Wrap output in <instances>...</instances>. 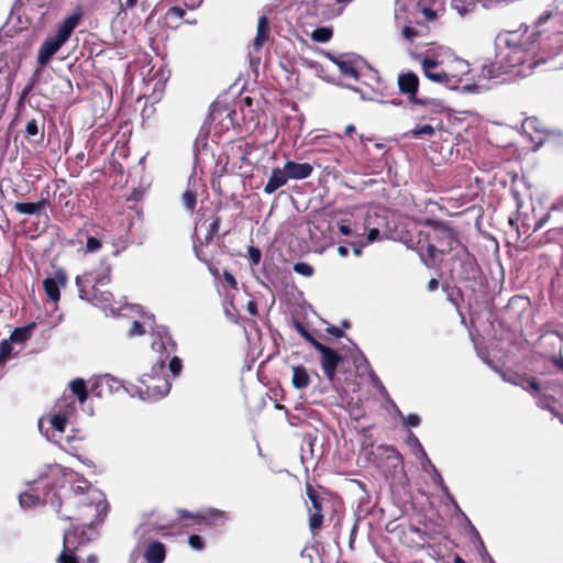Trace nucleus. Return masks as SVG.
<instances>
[{"label":"nucleus","instance_id":"f257e3e1","mask_svg":"<svg viewBox=\"0 0 563 563\" xmlns=\"http://www.w3.org/2000/svg\"><path fill=\"white\" fill-rule=\"evenodd\" d=\"M70 489L73 495L66 498L60 506H75L76 511L63 512L57 510L59 518L64 520H79L82 522L80 531H66L63 538V551L57 563H80L76 551L79 547L95 540L98 537V527L106 517L108 505L104 495L86 479L75 481Z\"/></svg>","mask_w":563,"mask_h":563},{"label":"nucleus","instance_id":"f03ea898","mask_svg":"<svg viewBox=\"0 0 563 563\" xmlns=\"http://www.w3.org/2000/svg\"><path fill=\"white\" fill-rule=\"evenodd\" d=\"M497 63L504 67V71L517 66H523L529 63L528 68H533L540 63H544L543 58L534 59L527 51L526 45L520 42L518 32H508L499 34L495 42Z\"/></svg>","mask_w":563,"mask_h":563},{"label":"nucleus","instance_id":"7ed1b4c3","mask_svg":"<svg viewBox=\"0 0 563 563\" xmlns=\"http://www.w3.org/2000/svg\"><path fill=\"white\" fill-rule=\"evenodd\" d=\"M167 358L168 353L165 356H158L151 371L140 377V383L144 386V388H139L141 399L155 401L165 397L170 391V382L166 377H161Z\"/></svg>","mask_w":563,"mask_h":563},{"label":"nucleus","instance_id":"20e7f679","mask_svg":"<svg viewBox=\"0 0 563 563\" xmlns=\"http://www.w3.org/2000/svg\"><path fill=\"white\" fill-rule=\"evenodd\" d=\"M80 19L81 15L79 13H74L67 16L59 24L56 33L43 42L37 54V63L40 65L45 66L58 49L69 40Z\"/></svg>","mask_w":563,"mask_h":563},{"label":"nucleus","instance_id":"39448f33","mask_svg":"<svg viewBox=\"0 0 563 563\" xmlns=\"http://www.w3.org/2000/svg\"><path fill=\"white\" fill-rule=\"evenodd\" d=\"M109 283V276L97 277L93 273H86L76 278L80 299L87 301H98L103 305L110 303L113 300V295L109 291H103L100 286Z\"/></svg>","mask_w":563,"mask_h":563},{"label":"nucleus","instance_id":"423d86ee","mask_svg":"<svg viewBox=\"0 0 563 563\" xmlns=\"http://www.w3.org/2000/svg\"><path fill=\"white\" fill-rule=\"evenodd\" d=\"M398 88L399 91L402 95L408 96V99L411 103L420 104V106H430L434 110H441L442 103L441 101L437 99H430V98H418L417 91L419 88V78L418 76L412 71H407L404 74H400L398 76Z\"/></svg>","mask_w":563,"mask_h":563},{"label":"nucleus","instance_id":"0eeeda50","mask_svg":"<svg viewBox=\"0 0 563 563\" xmlns=\"http://www.w3.org/2000/svg\"><path fill=\"white\" fill-rule=\"evenodd\" d=\"M452 271L456 274L459 280L471 282L476 280L481 269L467 249L460 246L454 253Z\"/></svg>","mask_w":563,"mask_h":563},{"label":"nucleus","instance_id":"6e6552de","mask_svg":"<svg viewBox=\"0 0 563 563\" xmlns=\"http://www.w3.org/2000/svg\"><path fill=\"white\" fill-rule=\"evenodd\" d=\"M433 230L435 233V241L440 245V254L444 255L452 251L456 253L460 246H463L459 241L457 232L445 223L434 221Z\"/></svg>","mask_w":563,"mask_h":563},{"label":"nucleus","instance_id":"1a4fd4ad","mask_svg":"<svg viewBox=\"0 0 563 563\" xmlns=\"http://www.w3.org/2000/svg\"><path fill=\"white\" fill-rule=\"evenodd\" d=\"M317 351L320 353V364L324 376L330 383H333L338 366L343 361V357L334 349L325 344Z\"/></svg>","mask_w":563,"mask_h":563},{"label":"nucleus","instance_id":"9d476101","mask_svg":"<svg viewBox=\"0 0 563 563\" xmlns=\"http://www.w3.org/2000/svg\"><path fill=\"white\" fill-rule=\"evenodd\" d=\"M306 493L311 503L309 508V528L312 534H316L323 522L322 500L311 485H307Z\"/></svg>","mask_w":563,"mask_h":563},{"label":"nucleus","instance_id":"9b49d317","mask_svg":"<svg viewBox=\"0 0 563 563\" xmlns=\"http://www.w3.org/2000/svg\"><path fill=\"white\" fill-rule=\"evenodd\" d=\"M422 70L423 75L431 81L443 84L448 87L452 86V78L456 77L457 75H450L445 71H434L433 69L438 66V62L435 59L426 57L423 58L422 63Z\"/></svg>","mask_w":563,"mask_h":563},{"label":"nucleus","instance_id":"f8f14e48","mask_svg":"<svg viewBox=\"0 0 563 563\" xmlns=\"http://www.w3.org/2000/svg\"><path fill=\"white\" fill-rule=\"evenodd\" d=\"M66 274L64 271L58 269L53 277H47L43 280V287L47 297L56 302L60 298L59 286L66 284Z\"/></svg>","mask_w":563,"mask_h":563},{"label":"nucleus","instance_id":"ddd939ff","mask_svg":"<svg viewBox=\"0 0 563 563\" xmlns=\"http://www.w3.org/2000/svg\"><path fill=\"white\" fill-rule=\"evenodd\" d=\"M503 379L505 382H508L515 386L521 387L526 391L533 390L536 393H539L541 390V383L531 376L520 375L518 373L512 374H503Z\"/></svg>","mask_w":563,"mask_h":563},{"label":"nucleus","instance_id":"4468645a","mask_svg":"<svg viewBox=\"0 0 563 563\" xmlns=\"http://www.w3.org/2000/svg\"><path fill=\"white\" fill-rule=\"evenodd\" d=\"M288 179H306L311 176L313 172L312 165L309 163H297L294 161H287L284 165Z\"/></svg>","mask_w":563,"mask_h":563},{"label":"nucleus","instance_id":"2eb2a0df","mask_svg":"<svg viewBox=\"0 0 563 563\" xmlns=\"http://www.w3.org/2000/svg\"><path fill=\"white\" fill-rule=\"evenodd\" d=\"M421 460V466L424 472L431 473L432 481L435 485H438L441 490L446 495V497L455 504V500L453 496L450 494L448 486L444 484V481L438 471V468L434 466V464L430 461L428 455L426 454V457H419Z\"/></svg>","mask_w":563,"mask_h":563},{"label":"nucleus","instance_id":"dca6fc26","mask_svg":"<svg viewBox=\"0 0 563 563\" xmlns=\"http://www.w3.org/2000/svg\"><path fill=\"white\" fill-rule=\"evenodd\" d=\"M158 338L152 342V350L158 353V356H165L168 353L170 355V351L168 350V345L174 350L175 343L172 340V336L167 332L165 328H162L157 332Z\"/></svg>","mask_w":563,"mask_h":563},{"label":"nucleus","instance_id":"f3484780","mask_svg":"<svg viewBox=\"0 0 563 563\" xmlns=\"http://www.w3.org/2000/svg\"><path fill=\"white\" fill-rule=\"evenodd\" d=\"M288 176L286 174L285 168H274L272 174L264 187V192L271 195L275 192L277 189L283 187L288 181Z\"/></svg>","mask_w":563,"mask_h":563},{"label":"nucleus","instance_id":"a211bd4d","mask_svg":"<svg viewBox=\"0 0 563 563\" xmlns=\"http://www.w3.org/2000/svg\"><path fill=\"white\" fill-rule=\"evenodd\" d=\"M166 558V548L159 541L151 542L144 552V559L147 563H163Z\"/></svg>","mask_w":563,"mask_h":563},{"label":"nucleus","instance_id":"6ab92c4d","mask_svg":"<svg viewBox=\"0 0 563 563\" xmlns=\"http://www.w3.org/2000/svg\"><path fill=\"white\" fill-rule=\"evenodd\" d=\"M291 373V384L295 389L302 390L310 385V375L303 365H292Z\"/></svg>","mask_w":563,"mask_h":563},{"label":"nucleus","instance_id":"aec40b11","mask_svg":"<svg viewBox=\"0 0 563 563\" xmlns=\"http://www.w3.org/2000/svg\"><path fill=\"white\" fill-rule=\"evenodd\" d=\"M48 201L46 199H42L37 202H15L14 210L21 214H40L43 210H45Z\"/></svg>","mask_w":563,"mask_h":563},{"label":"nucleus","instance_id":"412c9836","mask_svg":"<svg viewBox=\"0 0 563 563\" xmlns=\"http://www.w3.org/2000/svg\"><path fill=\"white\" fill-rule=\"evenodd\" d=\"M529 393L537 399L539 408L550 411L554 416L560 417L561 421H563V417L554 407L555 398L553 396L541 393V390L539 393L530 390Z\"/></svg>","mask_w":563,"mask_h":563},{"label":"nucleus","instance_id":"4be33fe9","mask_svg":"<svg viewBox=\"0 0 563 563\" xmlns=\"http://www.w3.org/2000/svg\"><path fill=\"white\" fill-rule=\"evenodd\" d=\"M37 488H31L29 492L21 493L19 495V504L21 508L29 509L38 506L42 503H46V498H42L35 493Z\"/></svg>","mask_w":563,"mask_h":563},{"label":"nucleus","instance_id":"5701e85b","mask_svg":"<svg viewBox=\"0 0 563 563\" xmlns=\"http://www.w3.org/2000/svg\"><path fill=\"white\" fill-rule=\"evenodd\" d=\"M329 58L339 67L342 75L352 77L355 80L358 79V73L350 59H345L343 56L336 57L331 54H329Z\"/></svg>","mask_w":563,"mask_h":563},{"label":"nucleus","instance_id":"b1692460","mask_svg":"<svg viewBox=\"0 0 563 563\" xmlns=\"http://www.w3.org/2000/svg\"><path fill=\"white\" fill-rule=\"evenodd\" d=\"M34 328H35V323H30L24 327L15 328L11 332L9 341L11 343H24L32 336Z\"/></svg>","mask_w":563,"mask_h":563},{"label":"nucleus","instance_id":"393cba45","mask_svg":"<svg viewBox=\"0 0 563 563\" xmlns=\"http://www.w3.org/2000/svg\"><path fill=\"white\" fill-rule=\"evenodd\" d=\"M268 26H269V21H268L267 16L262 15L258 19L257 33H256V36L254 38V47H255V49H258L260 47H262L264 42L266 41Z\"/></svg>","mask_w":563,"mask_h":563},{"label":"nucleus","instance_id":"a878e982","mask_svg":"<svg viewBox=\"0 0 563 563\" xmlns=\"http://www.w3.org/2000/svg\"><path fill=\"white\" fill-rule=\"evenodd\" d=\"M69 388L77 396L78 401L84 404L88 398L86 382L82 378H75L69 383Z\"/></svg>","mask_w":563,"mask_h":563},{"label":"nucleus","instance_id":"bb28decb","mask_svg":"<svg viewBox=\"0 0 563 563\" xmlns=\"http://www.w3.org/2000/svg\"><path fill=\"white\" fill-rule=\"evenodd\" d=\"M26 137L38 144L44 139V131L40 130L38 122L35 119L30 120L25 125Z\"/></svg>","mask_w":563,"mask_h":563},{"label":"nucleus","instance_id":"cd10ccee","mask_svg":"<svg viewBox=\"0 0 563 563\" xmlns=\"http://www.w3.org/2000/svg\"><path fill=\"white\" fill-rule=\"evenodd\" d=\"M451 7L454 9L461 16H465L468 13L473 12L476 8V0H452Z\"/></svg>","mask_w":563,"mask_h":563},{"label":"nucleus","instance_id":"c85d7f7f","mask_svg":"<svg viewBox=\"0 0 563 563\" xmlns=\"http://www.w3.org/2000/svg\"><path fill=\"white\" fill-rule=\"evenodd\" d=\"M500 73H505L504 67H501L500 64L497 67L494 63L486 60L482 65L481 77L485 79H492L498 77Z\"/></svg>","mask_w":563,"mask_h":563},{"label":"nucleus","instance_id":"c756f323","mask_svg":"<svg viewBox=\"0 0 563 563\" xmlns=\"http://www.w3.org/2000/svg\"><path fill=\"white\" fill-rule=\"evenodd\" d=\"M454 69L455 73L453 75L457 76L452 78V86L460 82L462 80V76L467 75L471 71L470 64L462 58H456L454 60Z\"/></svg>","mask_w":563,"mask_h":563},{"label":"nucleus","instance_id":"7c9ffc66","mask_svg":"<svg viewBox=\"0 0 563 563\" xmlns=\"http://www.w3.org/2000/svg\"><path fill=\"white\" fill-rule=\"evenodd\" d=\"M332 37V30L327 26H320L312 31L311 40L317 43H327Z\"/></svg>","mask_w":563,"mask_h":563},{"label":"nucleus","instance_id":"2f4dec72","mask_svg":"<svg viewBox=\"0 0 563 563\" xmlns=\"http://www.w3.org/2000/svg\"><path fill=\"white\" fill-rule=\"evenodd\" d=\"M181 201L187 211L194 212L197 205V194L192 189H187L181 197Z\"/></svg>","mask_w":563,"mask_h":563},{"label":"nucleus","instance_id":"473e14b6","mask_svg":"<svg viewBox=\"0 0 563 563\" xmlns=\"http://www.w3.org/2000/svg\"><path fill=\"white\" fill-rule=\"evenodd\" d=\"M435 133V129L431 124L418 125L408 132V135L420 139L424 135L432 136Z\"/></svg>","mask_w":563,"mask_h":563},{"label":"nucleus","instance_id":"72a5a7b5","mask_svg":"<svg viewBox=\"0 0 563 563\" xmlns=\"http://www.w3.org/2000/svg\"><path fill=\"white\" fill-rule=\"evenodd\" d=\"M296 329L300 335L309 342L316 350L320 349L323 344L319 342L301 323H296Z\"/></svg>","mask_w":563,"mask_h":563},{"label":"nucleus","instance_id":"f704fd0d","mask_svg":"<svg viewBox=\"0 0 563 563\" xmlns=\"http://www.w3.org/2000/svg\"><path fill=\"white\" fill-rule=\"evenodd\" d=\"M66 422H67L66 417L60 413L54 415L49 419L51 426L54 428L55 431H57L59 433L64 432V430L66 428Z\"/></svg>","mask_w":563,"mask_h":563},{"label":"nucleus","instance_id":"c9c22d12","mask_svg":"<svg viewBox=\"0 0 563 563\" xmlns=\"http://www.w3.org/2000/svg\"><path fill=\"white\" fill-rule=\"evenodd\" d=\"M294 272L303 277H311L313 275V267L306 262H298L294 265Z\"/></svg>","mask_w":563,"mask_h":563},{"label":"nucleus","instance_id":"e433bc0d","mask_svg":"<svg viewBox=\"0 0 563 563\" xmlns=\"http://www.w3.org/2000/svg\"><path fill=\"white\" fill-rule=\"evenodd\" d=\"M351 344L353 345V347L356 351V355L353 356V363H354L355 367L361 368L364 366L365 368L369 369L371 366H369V363H368L367 358L365 357V355L358 350V347L353 342H351Z\"/></svg>","mask_w":563,"mask_h":563},{"label":"nucleus","instance_id":"4c0bfd02","mask_svg":"<svg viewBox=\"0 0 563 563\" xmlns=\"http://www.w3.org/2000/svg\"><path fill=\"white\" fill-rule=\"evenodd\" d=\"M397 411L398 415L401 417L405 426L416 428L420 424L421 419L417 413H409L408 416H404L399 410Z\"/></svg>","mask_w":563,"mask_h":563},{"label":"nucleus","instance_id":"58836bf2","mask_svg":"<svg viewBox=\"0 0 563 563\" xmlns=\"http://www.w3.org/2000/svg\"><path fill=\"white\" fill-rule=\"evenodd\" d=\"M102 246L101 241L96 236H88L86 242L85 252L86 253H96Z\"/></svg>","mask_w":563,"mask_h":563},{"label":"nucleus","instance_id":"ea45409f","mask_svg":"<svg viewBox=\"0 0 563 563\" xmlns=\"http://www.w3.org/2000/svg\"><path fill=\"white\" fill-rule=\"evenodd\" d=\"M220 223H221V220L219 217H214L212 219L211 223L209 224L208 232L205 236L207 242H210L214 238V235L218 233Z\"/></svg>","mask_w":563,"mask_h":563},{"label":"nucleus","instance_id":"a19ab883","mask_svg":"<svg viewBox=\"0 0 563 563\" xmlns=\"http://www.w3.org/2000/svg\"><path fill=\"white\" fill-rule=\"evenodd\" d=\"M408 442L409 444L416 448L417 457H426V451L422 444L420 443L419 439L413 433H410V435L408 437Z\"/></svg>","mask_w":563,"mask_h":563},{"label":"nucleus","instance_id":"79ce46f5","mask_svg":"<svg viewBox=\"0 0 563 563\" xmlns=\"http://www.w3.org/2000/svg\"><path fill=\"white\" fill-rule=\"evenodd\" d=\"M200 516H205L207 518L206 523H211L212 521L224 517V511L217 508H209L205 514H200Z\"/></svg>","mask_w":563,"mask_h":563},{"label":"nucleus","instance_id":"37998d69","mask_svg":"<svg viewBox=\"0 0 563 563\" xmlns=\"http://www.w3.org/2000/svg\"><path fill=\"white\" fill-rule=\"evenodd\" d=\"M247 253H249L250 261H251L252 265H254V266L258 265L261 262V258H262L261 250L256 246L251 245L247 247Z\"/></svg>","mask_w":563,"mask_h":563},{"label":"nucleus","instance_id":"c03bdc74","mask_svg":"<svg viewBox=\"0 0 563 563\" xmlns=\"http://www.w3.org/2000/svg\"><path fill=\"white\" fill-rule=\"evenodd\" d=\"M13 347L12 343L8 340H2L0 342V360L9 358L12 354Z\"/></svg>","mask_w":563,"mask_h":563},{"label":"nucleus","instance_id":"a18cd8bd","mask_svg":"<svg viewBox=\"0 0 563 563\" xmlns=\"http://www.w3.org/2000/svg\"><path fill=\"white\" fill-rule=\"evenodd\" d=\"M169 371L174 376H177L180 374L183 368V362L178 356H174L170 358L168 364Z\"/></svg>","mask_w":563,"mask_h":563},{"label":"nucleus","instance_id":"49530a36","mask_svg":"<svg viewBox=\"0 0 563 563\" xmlns=\"http://www.w3.org/2000/svg\"><path fill=\"white\" fill-rule=\"evenodd\" d=\"M338 228L341 234L351 236L354 235V230L352 228V224L347 220H342L338 223Z\"/></svg>","mask_w":563,"mask_h":563},{"label":"nucleus","instance_id":"de8ad7c7","mask_svg":"<svg viewBox=\"0 0 563 563\" xmlns=\"http://www.w3.org/2000/svg\"><path fill=\"white\" fill-rule=\"evenodd\" d=\"M189 545L195 550H202L205 548L203 539L198 534H191L188 539Z\"/></svg>","mask_w":563,"mask_h":563},{"label":"nucleus","instance_id":"09e8293b","mask_svg":"<svg viewBox=\"0 0 563 563\" xmlns=\"http://www.w3.org/2000/svg\"><path fill=\"white\" fill-rule=\"evenodd\" d=\"M144 333L143 323L140 321H133L131 324V329L129 330V336L141 335Z\"/></svg>","mask_w":563,"mask_h":563},{"label":"nucleus","instance_id":"8fccbe9b","mask_svg":"<svg viewBox=\"0 0 563 563\" xmlns=\"http://www.w3.org/2000/svg\"><path fill=\"white\" fill-rule=\"evenodd\" d=\"M181 517L195 518L197 522H207V518L205 516H200V514H191L186 509L178 510Z\"/></svg>","mask_w":563,"mask_h":563},{"label":"nucleus","instance_id":"3c124183","mask_svg":"<svg viewBox=\"0 0 563 563\" xmlns=\"http://www.w3.org/2000/svg\"><path fill=\"white\" fill-rule=\"evenodd\" d=\"M401 33L402 36L409 41H412L418 35V31L412 26H405Z\"/></svg>","mask_w":563,"mask_h":563},{"label":"nucleus","instance_id":"603ef678","mask_svg":"<svg viewBox=\"0 0 563 563\" xmlns=\"http://www.w3.org/2000/svg\"><path fill=\"white\" fill-rule=\"evenodd\" d=\"M385 453L387 454L388 459H395L398 462L401 461V454L394 446H386Z\"/></svg>","mask_w":563,"mask_h":563},{"label":"nucleus","instance_id":"864d4df0","mask_svg":"<svg viewBox=\"0 0 563 563\" xmlns=\"http://www.w3.org/2000/svg\"><path fill=\"white\" fill-rule=\"evenodd\" d=\"M438 253H440V247H438L433 244H428L427 256L430 261L434 262Z\"/></svg>","mask_w":563,"mask_h":563},{"label":"nucleus","instance_id":"5fc2aeb1","mask_svg":"<svg viewBox=\"0 0 563 563\" xmlns=\"http://www.w3.org/2000/svg\"><path fill=\"white\" fill-rule=\"evenodd\" d=\"M104 378H106L107 383H111V385H110L111 387H114V385H115L117 389L122 387V380H120L119 378L114 377L113 375L106 374Z\"/></svg>","mask_w":563,"mask_h":563},{"label":"nucleus","instance_id":"6e6d98bb","mask_svg":"<svg viewBox=\"0 0 563 563\" xmlns=\"http://www.w3.org/2000/svg\"><path fill=\"white\" fill-rule=\"evenodd\" d=\"M560 383L558 380H548L541 384V393L544 390H554L555 387H559Z\"/></svg>","mask_w":563,"mask_h":563},{"label":"nucleus","instance_id":"4d7b16f0","mask_svg":"<svg viewBox=\"0 0 563 563\" xmlns=\"http://www.w3.org/2000/svg\"><path fill=\"white\" fill-rule=\"evenodd\" d=\"M482 5L486 9L496 7L500 3L508 2L509 0H479Z\"/></svg>","mask_w":563,"mask_h":563},{"label":"nucleus","instance_id":"13d9d810","mask_svg":"<svg viewBox=\"0 0 563 563\" xmlns=\"http://www.w3.org/2000/svg\"><path fill=\"white\" fill-rule=\"evenodd\" d=\"M139 0H126L125 1V4H123L121 2V0H118V3H119V7H120V11H119V14L121 12H124L126 9H131L133 8L136 3H137Z\"/></svg>","mask_w":563,"mask_h":563},{"label":"nucleus","instance_id":"bf43d9fd","mask_svg":"<svg viewBox=\"0 0 563 563\" xmlns=\"http://www.w3.org/2000/svg\"><path fill=\"white\" fill-rule=\"evenodd\" d=\"M379 235H380V232L378 229H376V228L371 229L367 233V243L375 242L376 240H378Z\"/></svg>","mask_w":563,"mask_h":563},{"label":"nucleus","instance_id":"052dcab7","mask_svg":"<svg viewBox=\"0 0 563 563\" xmlns=\"http://www.w3.org/2000/svg\"><path fill=\"white\" fill-rule=\"evenodd\" d=\"M246 310L252 316H256L258 313V310H257V302L252 299L250 300L247 303H246Z\"/></svg>","mask_w":563,"mask_h":563},{"label":"nucleus","instance_id":"680f3d73","mask_svg":"<svg viewBox=\"0 0 563 563\" xmlns=\"http://www.w3.org/2000/svg\"><path fill=\"white\" fill-rule=\"evenodd\" d=\"M350 245L352 246L353 254L360 256L365 244L362 242H350Z\"/></svg>","mask_w":563,"mask_h":563},{"label":"nucleus","instance_id":"e2e57ef3","mask_svg":"<svg viewBox=\"0 0 563 563\" xmlns=\"http://www.w3.org/2000/svg\"><path fill=\"white\" fill-rule=\"evenodd\" d=\"M369 375H371L373 385L378 387L382 391H386V389L383 386L382 382L379 380V378L377 377V375L373 371H371Z\"/></svg>","mask_w":563,"mask_h":563},{"label":"nucleus","instance_id":"0e129e2a","mask_svg":"<svg viewBox=\"0 0 563 563\" xmlns=\"http://www.w3.org/2000/svg\"><path fill=\"white\" fill-rule=\"evenodd\" d=\"M327 332L332 334L333 336L335 338H342L343 336V331L334 325H330L328 329H327Z\"/></svg>","mask_w":563,"mask_h":563},{"label":"nucleus","instance_id":"69168bd1","mask_svg":"<svg viewBox=\"0 0 563 563\" xmlns=\"http://www.w3.org/2000/svg\"><path fill=\"white\" fill-rule=\"evenodd\" d=\"M224 279H225V282H227L231 287L236 288V286H238V282H236L235 277H234L232 274H230V273L225 272V273H224Z\"/></svg>","mask_w":563,"mask_h":563},{"label":"nucleus","instance_id":"338daca9","mask_svg":"<svg viewBox=\"0 0 563 563\" xmlns=\"http://www.w3.org/2000/svg\"><path fill=\"white\" fill-rule=\"evenodd\" d=\"M462 90L464 92H479L481 91V88L478 85L476 84H471V85H465L463 86Z\"/></svg>","mask_w":563,"mask_h":563},{"label":"nucleus","instance_id":"774afa93","mask_svg":"<svg viewBox=\"0 0 563 563\" xmlns=\"http://www.w3.org/2000/svg\"><path fill=\"white\" fill-rule=\"evenodd\" d=\"M439 287V280L437 278H431L427 285V289L429 291H434Z\"/></svg>","mask_w":563,"mask_h":563}]
</instances>
